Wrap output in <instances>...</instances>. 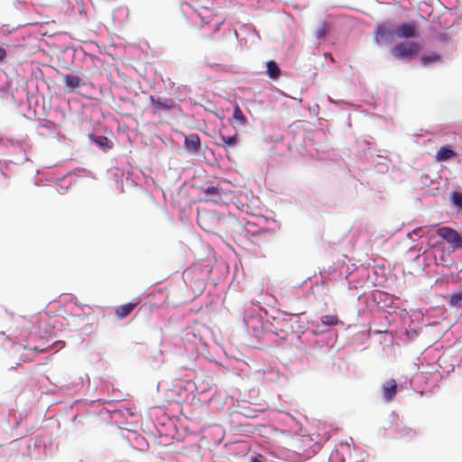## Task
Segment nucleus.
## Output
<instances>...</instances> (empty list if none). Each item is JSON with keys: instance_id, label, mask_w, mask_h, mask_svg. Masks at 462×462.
Returning <instances> with one entry per match:
<instances>
[{"instance_id": "f257e3e1", "label": "nucleus", "mask_w": 462, "mask_h": 462, "mask_svg": "<svg viewBox=\"0 0 462 462\" xmlns=\"http://www.w3.org/2000/svg\"><path fill=\"white\" fill-rule=\"evenodd\" d=\"M198 225L206 232L217 234L221 230L223 218L209 211L198 212Z\"/></svg>"}, {"instance_id": "f03ea898", "label": "nucleus", "mask_w": 462, "mask_h": 462, "mask_svg": "<svg viewBox=\"0 0 462 462\" xmlns=\"http://www.w3.org/2000/svg\"><path fill=\"white\" fill-rule=\"evenodd\" d=\"M420 50V44L417 42H402L395 44L391 52L395 59H409L416 55Z\"/></svg>"}, {"instance_id": "7ed1b4c3", "label": "nucleus", "mask_w": 462, "mask_h": 462, "mask_svg": "<svg viewBox=\"0 0 462 462\" xmlns=\"http://www.w3.org/2000/svg\"><path fill=\"white\" fill-rule=\"evenodd\" d=\"M377 43L390 42L396 38V26L389 22L378 23L374 30Z\"/></svg>"}, {"instance_id": "20e7f679", "label": "nucleus", "mask_w": 462, "mask_h": 462, "mask_svg": "<svg viewBox=\"0 0 462 462\" xmlns=\"http://www.w3.org/2000/svg\"><path fill=\"white\" fill-rule=\"evenodd\" d=\"M437 235L448 243L453 250L462 248V236L455 229L442 226L437 230Z\"/></svg>"}, {"instance_id": "39448f33", "label": "nucleus", "mask_w": 462, "mask_h": 462, "mask_svg": "<svg viewBox=\"0 0 462 462\" xmlns=\"http://www.w3.org/2000/svg\"><path fill=\"white\" fill-rule=\"evenodd\" d=\"M201 194H203V199L205 201H211L218 203L222 201L223 196L226 195L218 184L214 185L212 183H205L200 187Z\"/></svg>"}, {"instance_id": "423d86ee", "label": "nucleus", "mask_w": 462, "mask_h": 462, "mask_svg": "<svg viewBox=\"0 0 462 462\" xmlns=\"http://www.w3.org/2000/svg\"><path fill=\"white\" fill-rule=\"evenodd\" d=\"M152 104V111L154 115L160 114L162 111H169L175 106V102L171 98L159 97L155 98L153 96L149 97Z\"/></svg>"}, {"instance_id": "0eeeda50", "label": "nucleus", "mask_w": 462, "mask_h": 462, "mask_svg": "<svg viewBox=\"0 0 462 462\" xmlns=\"http://www.w3.org/2000/svg\"><path fill=\"white\" fill-rule=\"evenodd\" d=\"M417 35V25L414 22H407L396 26V37L411 39Z\"/></svg>"}, {"instance_id": "6e6552de", "label": "nucleus", "mask_w": 462, "mask_h": 462, "mask_svg": "<svg viewBox=\"0 0 462 462\" xmlns=\"http://www.w3.org/2000/svg\"><path fill=\"white\" fill-rule=\"evenodd\" d=\"M184 148L187 152L197 153L200 150V139L197 134H190L185 136Z\"/></svg>"}, {"instance_id": "1a4fd4ad", "label": "nucleus", "mask_w": 462, "mask_h": 462, "mask_svg": "<svg viewBox=\"0 0 462 462\" xmlns=\"http://www.w3.org/2000/svg\"><path fill=\"white\" fill-rule=\"evenodd\" d=\"M220 143L217 144L225 149L226 152L233 147H236L238 144V134L236 133L233 135L227 136L219 133Z\"/></svg>"}, {"instance_id": "9d476101", "label": "nucleus", "mask_w": 462, "mask_h": 462, "mask_svg": "<svg viewBox=\"0 0 462 462\" xmlns=\"http://www.w3.org/2000/svg\"><path fill=\"white\" fill-rule=\"evenodd\" d=\"M62 79L69 91H74L84 85L82 79L76 75L64 74Z\"/></svg>"}, {"instance_id": "9b49d317", "label": "nucleus", "mask_w": 462, "mask_h": 462, "mask_svg": "<svg viewBox=\"0 0 462 462\" xmlns=\"http://www.w3.org/2000/svg\"><path fill=\"white\" fill-rule=\"evenodd\" d=\"M383 397L386 402H391L397 391V383L394 379L386 382L382 388Z\"/></svg>"}, {"instance_id": "f8f14e48", "label": "nucleus", "mask_w": 462, "mask_h": 462, "mask_svg": "<svg viewBox=\"0 0 462 462\" xmlns=\"http://www.w3.org/2000/svg\"><path fill=\"white\" fill-rule=\"evenodd\" d=\"M137 303L128 302L116 309V316L118 320L126 318L136 307Z\"/></svg>"}, {"instance_id": "ddd939ff", "label": "nucleus", "mask_w": 462, "mask_h": 462, "mask_svg": "<svg viewBox=\"0 0 462 462\" xmlns=\"http://www.w3.org/2000/svg\"><path fill=\"white\" fill-rule=\"evenodd\" d=\"M456 156V152L448 146H442L436 153V161L444 162Z\"/></svg>"}, {"instance_id": "4468645a", "label": "nucleus", "mask_w": 462, "mask_h": 462, "mask_svg": "<svg viewBox=\"0 0 462 462\" xmlns=\"http://www.w3.org/2000/svg\"><path fill=\"white\" fill-rule=\"evenodd\" d=\"M230 123L236 122L239 125L245 126L247 124V119L243 114L240 106L238 104H235L234 106V111H233V116L229 119Z\"/></svg>"}, {"instance_id": "2eb2a0df", "label": "nucleus", "mask_w": 462, "mask_h": 462, "mask_svg": "<svg viewBox=\"0 0 462 462\" xmlns=\"http://www.w3.org/2000/svg\"><path fill=\"white\" fill-rule=\"evenodd\" d=\"M267 74L271 79H276L281 75V69L274 60H269L266 64Z\"/></svg>"}, {"instance_id": "dca6fc26", "label": "nucleus", "mask_w": 462, "mask_h": 462, "mask_svg": "<svg viewBox=\"0 0 462 462\" xmlns=\"http://www.w3.org/2000/svg\"><path fill=\"white\" fill-rule=\"evenodd\" d=\"M94 142L100 147L109 149L112 147L110 140L106 136H94Z\"/></svg>"}, {"instance_id": "f3484780", "label": "nucleus", "mask_w": 462, "mask_h": 462, "mask_svg": "<svg viewBox=\"0 0 462 462\" xmlns=\"http://www.w3.org/2000/svg\"><path fill=\"white\" fill-rule=\"evenodd\" d=\"M322 324L326 326H335L338 323V318L337 315H325L321 317Z\"/></svg>"}, {"instance_id": "a211bd4d", "label": "nucleus", "mask_w": 462, "mask_h": 462, "mask_svg": "<svg viewBox=\"0 0 462 462\" xmlns=\"http://www.w3.org/2000/svg\"><path fill=\"white\" fill-rule=\"evenodd\" d=\"M449 304L457 308L462 307V294L451 295Z\"/></svg>"}, {"instance_id": "6ab92c4d", "label": "nucleus", "mask_w": 462, "mask_h": 462, "mask_svg": "<svg viewBox=\"0 0 462 462\" xmlns=\"http://www.w3.org/2000/svg\"><path fill=\"white\" fill-rule=\"evenodd\" d=\"M452 202L455 206L459 208H462V193L461 192H453L452 193Z\"/></svg>"}, {"instance_id": "aec40b11", "label": "nucleus", "mask_w": 462, "mask_h": 462, "mask_svg": "<svg viewBox=\"0 0 462 462\" xmlns=\"http://www.w3.org/2000/svg\"><path fill=\"white\" fill-rule=\"evenodd\" d=\"M439 55L433 54V55H424L421 57V61L424 65H427L430 62H434L439 60Z\"/></svg>"}, {"instance_id": "412c9836", "label": "nucleus", "mask_w": 462, "mask_h": 462, "mask_svg": "<svg viewBox=\"0 0 462 462\" xmlns=\"http://www.w3.org/2000/svg\"><path fill=\"white\" fill-rule=\"evenodd\" d=\"M326 33H327V26H326V23L324 22H322V23H320V24L319 25V27L316 31V36H317V38L320 39V38H323Z\"/></svg>"}, {"instance_id": "4be33fe9", "label": "nucleus", "mask_w": 462, "mask_h": 462, "mask_svg": "<svg viewBox=\"0 0 462 462\" xmlns=\"http://www.w3.org/2000/svg\"><path fill=\"white\" fill-rule=\"evenodd\" d=\"M6 58V51L4 48H0V61H3Z\"/></svg>"}, {"instance_id": "5701e85b", "label": "nucleus", "mask_w": 462, "mask_h": 462, "mask_svg": "<svg viewBox=\"0 0 462 462\" xmlns=\"http://www.w3.org/2000/svg\"><path fill=\"white\" fill-rule=\"evenodd\" d=\"M35 350L38 351V352H41V353L44 351L43 349H39L37 347H35Z\"/></svg>"}, {"instance_id": "b1692460", "label": "nucleus", "mask_w": 462, "mask_h": 462, "mask_svg": "<svg viewBox=\"0 0 462 462\" xmlns=\"http://www.w3.org/2000/svg\"><path fill=\"white\" fill-rule=\"evenodd\" d=\"M254 462H260V461H258L256 458H254Z\"/></svg>"}]
</instances>
